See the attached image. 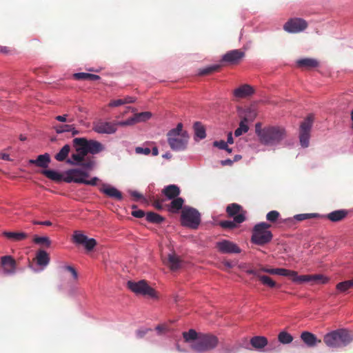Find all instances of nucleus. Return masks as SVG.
I'll return each mask as SVG.
<instances>
[{
  "instance_id": "680f3d73",
  "label": "nucleus",
  "mask_w": 353,
  "mask_h": 353,
  "mask_svg": "<svg viewBox=\"0 0 353 353\" xmlns=\"http://www.w3.org/2000/svg\"><path fill=\"white\" fill-rule=\"evenodd\" d=\"M261 270L263 272H266L270 274H277L278 275V268H262Z\"/></svg>"
},
{
  "instance_id": "e2e57ef3",
  "label": "nucleus",
  "mask_w": 353,
  "mask_h": 353,
  "mask_svg": "<svg viewBox=\"0 0 353 353\" xmlns=\"http://www.w3.org/2000/svg\"><path fill=\"white\" fill-rule=\"evenodd\" d=\"M121 105H123V101L122 99L113 100V101H110L109 103L110 107H117V106H119Z\"/></svg>"
},
{
  "instance_id": "393cba45",
  "label": "nucleus",
  "mask_w": 353,
  "mask_h": 353,
  "mask_svg": "<svg viewBox=\"0 0 353 353\" xmlns=\"http://www.w3.org/2000/svg\"><path fill=\"white\" fill-rule=\"evenodd\" d=\"M301 338L309 347H314L317 343H321V340L318 339L314 334L309 332H303L301 335Z\"/></svg>"
},
{
  "instance_id": "c03bdc74",
  "label": "nucleus",
  "mask_w": 353,
  "mask_h": 353,
  "mask_svg": "<svg viewBox=\"0 0 353 353\" xmlns=\"http://www.w3.org/2000/svg\"><path fill=\"white\" fill-rule=\"evenodd\" d=\"M33 241L37 244H43L46 245V247H50L51 244V241L47 236H34L33 239Z\"/></svg>"
},
{
  "instance_id": "7c9ffc66",
  "label": "nucleus",
  "mask_w": 353,
  "mask_h": 353,
  "mask_svg": "<svg viewBox=\"0 0 353 353\" xmlns=\"http://www.w3.org/2000/svg\"><path fill=\"white\" fill-rule=\"evenodd\" d=\"M170 204L169 205V210L172 212H178L182 208L184 203V200L181 197H176L172 199Z\"/></svg>"
},
{
  "instance_id": "0e129e2a",
  "label": "nucleus",
  "mask_w": 353,
  "mask_h": 353,
  "mask_svg": "<svg viewBox=\"0 0 353 353\" xmlns=\"http://www.w3.org/2000/svg\"><path fill=\"white\" fill-rule=\"evenodd\" d=\"M261 272H262V271L261 270V269H260V270H254V269H250V270H248L246 271V272H247L248 274H252V275H254V276H256L258 279H259V276L261 275Z\"/></svg>"
},
{
  "instance_id": "dca6fc26",
  "label": "nucleus",
  "mask_w": 353,
  "mask_h": 353,
  "mask_svg": "<svg viewBox=\"0 0 353 353\" xmlns=\"http://www.w3.org/2000/svg\"><path fill=\"white\" fill-rule=\"evenodd\" d=\"M162 261L172 271H176L182 266V260L174 252L169 254L167 257L162 256Z\"/></svg>"
},
{
  "instance_id": "20e7f679",
  "label": "nucleus",
  "mask_w": 353,
  "mask_h": 353,
  "mask_svg": "<svg viewBox=\"0 0 353 353\" xmlns=\"http://www.w3.org/2000/svg\"><path fill=\"white\" fill-rule=\"evenodd\" d=\"M271 225L261 222L254 225L252 231L251 241L258 245H264L269 243L273 235L270 230H269Z\"/></svg>"
},
{
  "instance_id": "79ce46f5",
  "label": "nucleus",
  "mask_w": 353,
  "mask_h": 353,
  "mask_svg": "<svg viewBox=\"0 0 353 353\" xmlns=\"http://www.w3.org/2000/svg\"><path fill=\"white\" fill-rule=\"evenodd\" d=\"M194 130L196 137L203 139L205 137V130L204 127L199 122L194 123Z\"/></svg>"
},
{
  "instance_id": "a18cd8bd",
  "label": "nucleus",
  "mask_w": 353,
  "mask_h": 353,
  "mask_svg": "<svg viewBox=\"0 0 353 353\" xmlns=\"http://www.w3.org/2000/svg\"><path fill=\"white\" fill-rule=\"evenodd\" d=\"M278 275L289 277L293 281V277L296 276V271L285 268H278Z\"/></svg>"
},
{
  "instance_id": "f8f14e48",
  "label": "nucleus",
  "mask_w": 353,
  "mask_h": 353,
  "mask_svg": "<svg viewBox=\"0 0 353 353\" xmlns=\"http://www.w3.org/2000/svg\"><path fill=\"white\" fill-rule=\"evenodd\" d=\"M88 176V173L81 169H70L65 172L63 181L66 183H83Z\"/></svg>"
},
{
  "instance_id": "f704fd0d",
  "label": "nucleus",
  "mask_w": 353,
  "mask_h": 353,
  "mask_svg": "<svg viewBox=\"0 0 353 353\" xmlns=\"http://www.w3.org/2000/svg\"><path fill=\"white\" fill-rule=\"evenodd\" d=\"M198 334L194 330L190 329L188 332H183V337L185 342L196 341L199 338Z\"/></svg>"
},
{
  "instance_id": "58836bf2",
  "label": "nucleus",
  "mask_w": 353,
  "mask_h": 353,
  "mask_svg": "<svg viewBox=\"0 0 353 353\" xmlns=\"http://www.w3.org/2000/svg\"><path fill=\"white\" fill-rule=\"evenodd\" d=\"M136 123L145 121L150 119L152 117V114L150 112H143L135 114L134 115Z\"/></svg>"
},
{
  "instance_id": "9d476101",
  "label": "nucleus",
  "mask_w": 353,
  "mask_h": 353,
  "mask_svg": "<svg viewBox=\"0 0 353 353\" xmlns=\"http://www.w3.org/2000/svg\"><path fill=\"white\" fill-rule=\"evenodd\" d=\"M314 117L312 114L308 115L301 123L299 128V141L302 147L309 146L310 132L312 127Z\"/></svg>"
},
{
  "instance_id": "37998d69",
  "label": "nucleus",
  "mask_w": 353,
  "mask_h": 353,
  "mask_svg": "<svg viewBox=\"0 0 353 353\" xmlns=\"http://www.w3.org/2000/svg\"><path fill=\"white\" fill-rule=\"evenodd\" d=\"M259 280L265 285L271 288L276 287V283L270 276L265 275H261Z\"/></svg>"
},
{
  "instance_id": "6e6d98bb",
  "label": "nucleus",
  "mask_w": 353,
  "mask_h": 353,
  "mask_svg": "<svg viewBox=\"0 0 353 353\" xmlns=\"http://www.w3.org/2000/svg\"><path fill=\"white\" fill-rule=\"evenodd\" d=\"M117 126L121 125V126H126V125H132L134 123H137L135 121L134 117H132L131 118H129L128 119L123 121H119L117 122Z\"/></svg>"
},
{
  "instance_id": "4c0bfd02",
  "label": "nucleus",
  "mask_w": 353,
  "mask_h": 353,
  "mask_svg": "<svg viewBox=\"0 0 353 353\" xmlns=\"http://www.w3.org/2000/svg\"><path fill=\"white\" fill-rule=\"evenodd\" d=\"M220 68H221L220 65H210L205 68L201 69L199 74L200 75H208V74H212L214 72L219 70Z\"/></svg>"
},
{
  "instance_id": "338daca9",
  "label": "nucleus",
  "mask_w": 353,
  "mask_h": 353,
  "mask_svg": "<svg viewBox=\"0 0 353 353\" xmlns=\"http://www.w3.org/2000/svg\"><path fill=\"white\" fill-rule=\"evenodd\" d=\"M99 179L97 177H93L90 180H87L85 179V182H84L83 184L96 185Z\"/></svg>"
},
{
  "instance_id": "1a4fd4ad",
  "label": "nucleus",
  "mask_w": 353,
  "mask_h": 353,
  "mask_svg": "<svg viewBox=\"0 0 353 353\" xmlns=\"http://www.w3.org/2000/svg\"><path fill=\"white\" fill-rule=\"evenodd\" d=\"M128 288L137 294H141L148 296L151 298L157 297L156 291L149 286L147 282L144 280L138 282L128 281L127 283Z\"/></svg>"
},
{
  "instance_id": "f03ea898",
  "label": "nucleus",
  "mask_w": 353,
  "mask_h": 353,
  "mask_svg": "<svg viewBox=\"0 0 353 353\" xmlns=\"http://www.w3.org/2000/svg\"><path fill=\"white\" fill-rule=\"evenodd\" d=\"M168 142L174 151H181L186 148L189 136L185 131H183L181 123L177 124L175 128L170 130L168 134Z\"/></svg>"
},
{
  "instance_id": "39448f33",
  "label": "nucleus",
  "mask_w": 353,
  "mask_h": 353,
  "mask_svg": "<svg viewBox=\"0 0 353 353\" xmlns=\"http://www.w3.org/2000/svg\"><path fill=\"white\" fill-rule=\"evenodd\" d=\"M218 344L219 339L215 335L199 333L197 341L193 342L191 348L198 352H204L214 350Z\"/></svg>"
},
{
  "instance_id": "6ab92c4d",
  "label": "nucleus",
  "mask_w": 353,
  "mask_h": 353,
  "mask_svg": "<svg viewBox=\"0 0 353 353\" xmlns=\"http://www.w3.org/2000/svg\"><path fill=\"white\" fill-rule=\"evenodd\" d=\"M254 93L253 87L248 84H243L233 91V94L236 98L243 99L250 97Z\"/></svg>"
},
{
  "instance_id": "c9c22d12",
  "label": "nucleus",
  "mask_w": 353,
  "mask_h": 353,
  "mask_svg": "<svg viewBox=\"0 0 353 353\" xmlns=\"http://www.w3.org/2000/svg\"><path fill=\"white\" fill-rule=\"evenodd\" d=\"M278 340L281 343L289 344L293 341V336L290 333L282 331L278 335Z\"/></svg>"
},
{
  "instance_id": "4be33fe9",
  "label": "nucleus",
  "mask_w": 353,
  "mask_h": 353,
  "mask_svg": "<svg viewBox=\"0 0 353 353\" xmlns=\"http://www.w3.org/2000/svg\"><path fill=\"white\" fill-rule=\"evenodd\" d=\"M50 162V157L48 153L40 154L36 159H30L28 163L30 164L35 165L39 168H46Z\"/></svg>"
},
{
  "instance_id": "473e14b6",
  "label": "nucleus",
  "mask_w": 353,
  "mask_h": 353,
  "mask_svg": "<svg viewBox=\"0 0 353 353\" xmlns=\"http://www.w3.org/2000/svg\"><path fill=\"white\" fill-rule=\"evenodd\" d=\"M88 239V236L79 230L74 231L72 235L73 243L78 245H83Z\"/></svg>"
},
{
  "instance_id": "423d86ee",
  "label": "nucleus",
  "mask_w": 353,
  "mask_h": 353,
  "mask_svg": "<svg viewBox=\"0 0 353 353\" xmlns=\"http://www.w3.org/2000/svg\"><path fill=\"white\" fill-rule=\"evenodd\" d=\"M74 145H80L81 146V150L83 153L85 152L96 154L99 153L103 150V145L94 140H87L85 138H75L73 139Z\"/></svg>"
},
{
  "instance_id": "6e6552de",
  "label": "nucleus",
  "mask_w": 353,
  "mask_h": 353,
  "mask_svg": "<svg viewBox=\"0 0 353 353\" xmlns=\"http://www.w3.org/2000/svg\"><path fill=\"white\" fill-rule=\"evenodd\" d=\"M181 220L184 225L196 229L201 222V215L194 208H184L181 213Z\"/></svg>"
},
{
  "instance_id": "7ed1b4c3",
  "label": "nucleus",
  "mask_w": 353,
  "mask_h": 353,
  "mask_svg": "<svg viewBox=\"0 0 353 353\" xmlns=\"http://www.w3.org/2000/svg\"><path fill=\"white\" fill-rule=\"evenodd\" d=\"M286 131L281 126H268L263 128L260 142L265 145H274L286 137Z\"/></svg>"
},
{
  "instance_id": "f3484780",
  "label": "nucleus",
  "mask_w": 353,
  "mask_h": 353,
  "mask_svg": "<svg viewBox=\"0 0 353 353\" xmlns=\"http://www.w3.org/2000/svg\"><path fill=\"white\" fill-rule=\"evenodd\" d=\"M93 130L100 134H114L117 127L116 123L101 121L94 124Z\"/></svg>"
},
{
  "instance_id": "052dcab7",
  "label": "nucleus",
  "mask_w": 353,
  "mask_h": 353,
  "mask_svg": "<svg viewBox=\"0 0 353 353\" xmlns=\"http://www.w3.org/2000/svg\"><path fill=\"white\" fill-rule=\"evenodd\" d=\"M233 348L230 344H225L221 349V353H232Z\"/></svg>"
},
{
  "instance_id": "a878e982",
  "label": "nucleus",
  "mask_w": 353,
  "mask_h": 353,
  "mask_svg": "<svg viewBox=\"0 0 353 353\" xmlns=\"http://www.w3.org/2000/svg\"><path fill=\"white\" fill-rule=\"evenodd\" d=\"M162 193L167 197V199H172L178 197L180 194V189L176 185H169L163 189Z\"/></svg>"
},
{
  "instance_id": "864d4df0",
  "label": "nucleus",
  "mask_w": 353,
  "mask_h": 353,
  "mask_svg": "<svg viewBox=\"0 0 353 353\" xmlns=\"http://www.w3.org/2000/svg\"><path fill=\"white\" fill-rule=\"evenodd\" d=\"M62 270L70 272L74 280L78 279V273L77 270L71 265H65L62 267Z\"/></svg>"
},
{
  "instance_id": "cd10ccee",
  "label": "nucleus",
  "mask_w": 353,
  "mask_h": 353,
  "mask_svg": "<svg viewBox=\"0 0 353 353\" xmlns=\"http://www.w3.org/2000/svg\"><path fill=\"white\" fill-rule=\"evenodd\" d=\"M250 344L255 349L260 350L268 345V339L265 336H254L250 339Z\"/></svg>"
},
{
  "instance_id": "de8ad7c7",
  "label": "nucleus",
  "mask_w": 353,
  "mask_h": 353,
  "mask_svg": "<svg viewBox=\"0 0 353 353\" xmlns=\"http://www.w3.org/2000/svg\"><path fill=\"white\" fill-rule=\"evenodd\" d=\"M54 130L57 134H61L65 132H70L73 130V125H59L54 127Z\"/></svg>"
},
{
  "instance_id": "69168bd1",
  "label": "nucleus",
  "mask_w": 353,
  "mask_h": 353,
  "mask_svg": "<svg viewBox=\"0 0 353 353\" xmlns=\"http://www.w3.org/2000/svg\"><path fill=\"white\" fill-rule=\"evenodd\" d=\"M263 131V128H261V123H256L255 125V132H256V134L259 137L260 141L261 139V134H262Z\"/></svg>"
},
{
  "instance_id": "a211bd4d",
  "label": "nucleus",
  "mask_w": 353,
  "mask_h": 353,
  "mask_svg": "<svg viewBox=\"0 0 353 353\" xmlns=\"http://www.w3.org/2000/svg\"><path fill=\"white\" fill-rule=\"evenodd\" d=\"M99 191L110 198L114 199L117 201H121L123 199L122 193L116 188L110 185L103 183L99 188Z\"/></svg>"
},
{
  "instance_id": "c756f323",
  "label": "nucleus",
  "mask_w": 353,
  "mask_h": 353,
  "mask_svg": "<svg viewBox=\"0 0 353 353\" xmlns=\"http://www.w3.org/2000/svg\"><path fill=\"white\" fill-rule=\"evenodd\" d=\"M41 174L47 178L56 182H59L62 180L63 181L62 174L52 170H43L41 171Z\"/></svg>"
},
{
  "instance_id": "f257e3e1",
  "label": "nucleus",
  "mask_w": 353,
  "mask_h": 353,
  "mask_svg": "<svg viewBox=\"0 0 353 353\" xmlns=\"http://www.w3.org/2000/svg\"><path fill=\"white\" fill-rule=\"evenodd\" d=\"M353 340V335L345 329H338L326 334L323 342L329 347L339 348L347 345Z\"/></svg>"
},
{
  "instance_id": "c85d7f7f",
  "label": "nucleus",
  "mask_w": 353,
  "mask_h": 353,
  "mask_svg": "<svg viewBox=\"0 0 353 353\" xmlns=\"http://www.w3.org/2000/svg\"><path fill=\"white\" fill-rule=\"evenodd\" d=\"M226 212L228 215L230 217H234L237 214L240 213H243L245 214V212L243 210L242 207L237 203H231L229 204L226 208Z\"/></svg>"
},
{
  "instance_id": "09e8293b",
  "label": "nucleus",
  "mask_w": 353,
  "mask_h": 353,
  "mask_svg": "<svg viewBox=\"0 0 353 353\" xmlns=\"http://www.w3.org/2000/svg\"><path fill=\"white\" fill-rule=\"evenodd\" d=\"M327 279L322 274H311V282L313 283H325Z\"/></svg>"
},
{
  "instance_id": "b1692460",
  "label": "nucleus",
  "mask_w": 353,
  "mask_h": 353,
  "mask_svg": "<svg viewBox=\"0 0 353 353\" xmlns=\"http://www.w3.org/2000/svg\"><path fill=\"white\" fill-rule=\"evenodd\" d=\"M50 260V256L45 250H39L37 252L35 261L38 265L42 267V269L49 264Z\"/></svg>"
},
{
  "instance_id": "bf43d9fd",
  "label": "nucleus",
  "mask_w": 353,
  "mask_h": 353,
  "mask_svg": "<svg viewBox=\"0 0 353 353\" xmlns=\"http://www.w3.org/2000/svg\"><path fill=\"white\" fill-rule=\"evenodd\" d=\"M88 73L79 72L74 74V78L77 80H87Z\"/></svg>"
},
{
  "instance_id": "49530a36",
  "label": "nucleus",
  "mask_w": 353,
  "mask_h": 353,
  "mask_svg": "<svg viewBox=\"0 0 353 353\" xmlns=\"http://www.w3.org/2000/svg\"><path fill=\"white\" fill-rule=\"evenodd\" d=\"M293 282L295 283H303V282H311V274H305V275H298L297 272H296V276L293 277Z\"/></svg>"
},
{
  "instance_id": "4468645a",
  "label": "nucleus",
  "mask_w": 353,
  "mask_h": 353,
  "mask_svg": "<svg viewBox=\"0 0 353 353\" xmlns=\"http://www.w3.org/2000/svg\"><path fill=\"white\" fill-rule=\"evenodd\" d=\"M216 247L218 250L223 254H238L241 251L236 243L228 240H223L217 242Z\"/></svg>"
},
{
  "instance_id": "2eb2a0df",
  "label": "nucleus",
  "mask_w": 353,
  "mask_h": 353,
  "mask_svg": "<svg viewBox=\"0 0 353 353\" xmlns=\"http://www.w3.org/2000/svg\"><path fill=\"white\" fill-rule=\"evenodd\" d=\"M1 265L5 274L11 275L16 272L17 262L12 256L6 255L1 256Z\"/></svg>"
},
{
  "instance_id": "603ef678",
  "label": "nucleus",
  "mask_w": 353,
  "mask_h": 353,
  "mask_svg": "<svg viewBox=\"0 0 353 353\" xmlns=\"http://www.w3.org/2000/svg\"><path fill=\"white\" fill-rule=\"evenodd\" d=\"M131 214L136 218H143L146 215L143 210L138 209L136 205L132 206Z\"/></svg>"
},
{
  "instance_id": "a19ab883",
  "label": "nucleus",
  "mask_w": 353,
  "mask_h": 353,
  "mask_svg": "<svg viewBox=\"0 0 353 353\" xmlns=\"http://www.w3.org/2000/svg\"><path fill=\"white\" fill-rule=\"evenodd\" d=\"M319 217H320V215L317 213L299 214L294 216V219L298 221H302L303 220Z\"/></svg>"
},
{
  "instance_id": "4d7b16f0",
  "label": "nucleus",
  "mask_w": 353,
  "mask_h": 353,
  "mask_svg": "<svg viewBox=\"0 0 353 353\" xmlns=\"http://www.w3.org/2000/svg\"><path fill=\"white\" fill-rule=\"evenodd\" d=\"M135 152L137 154H145V155H148L150 154L151 152V150L150 148H141V147H137L135 148Z\"/></svg>"
},
{
  "instance_id": "ddd939ff",
  "label": "nucleus",
  "mask_w": 353,
  "mask_h": 353,
  "mask_svg": "<svg viewBox=\"0 0 353 353\" xmlns=\"http://www.w3.org/2000/svg\"><path fill=\"white\" fill-rule=\"evenodd\" d=\"M245 57V52L241 50H232L226 52L221 61L225 65H236Z\"/></svg>"
},
{
  "instance_id": "aec40b11",
  "label": "nucleus",
  "mask_w": 353,
  "mask_h": 353,
  "mask_svg": "<svg viewBox=\"0 0 353 353\" xmlns=\"http://www.w3.org/2000/svg\"><path fill=\"white\" fill-rule=\"evenodd\" d=\"M245 216L243 213H240L234 217L233 221H222L219 223L221 228L225 229H233L237 226V224H240L245 221Z\"/></svg>"
},
{
  "instance_id": "9b49d317",
  "label": "nucleus",
  "mask_w": 353,
  "mask_h": 353,
  "mask_svg": "<svg viewBox=\"0 0 353 353\" xmlns=\"http://www.w3.org/2000/svg\"><path fill=\"white\" fill-rule=\"evenodd\" d=\"M308 27L307 22L299 17L289 19L283 25V30L288 33H299L304 31Z\"/></svg>"
},
{
  "instance_id": "2f4dec72",
  "label": "nucleus",
  "mask_w": 353,
  "mask_h": 353,
  "mask_svg": "<svg viewBox=\"0 0 353 353\" xmlns=\"http://www.w3.org/2000/svg\"><path fill=\"white\" fill-rule=\"evenodd\" d=\"M70 151V146L68 144L65 145L60 151L54 156V159L58 161H63L67 160V157Z\"/></svg>"
},
{
  "instance_id": "e433bc0d",
  "label": "nucleus",
  "mask_w": 353,
  "mask_h": 353,
  "mask_svg": "<svg viewBox=\"0 0 353 353\" xmlns=\"http://www.w3.org/2000/svg\"><path fill=\"white\" fill-rule=\"evenodd\" d=\"M248 122V119L246 118H244L239 123V127L236 129V130L234 131V135L236 137H239L241 136L242 134L243 133H246L248 130H249V127L248 125L246 124V123Z\"/></svg>"
},
{
  "instance_id": "5701e85b",
  "label": "nucleus",
  "mask_w": 353,
  "mask_h": 353,
  "mask_svg": "<svg viewBox=\"0 0 353 353\" xmlns=\"http://www.w3.org/2000/svg\"><path fill=\"white\" fill-rule=\"evenodd\" d=\"M347 214L348 212L346 210H338L325 215L324 217L332 222H339L343 220Z\"/></svg>"
},
{
  "instance_id": "ea45409f",
  "label": "nucleus",
  "mask_w": 353,
  "mask_h": 353,
  "mask_svg": "<svg viewBox=\"0 0 353 353\" xmlns=\"http://www.w3.org/2000/svg\"><path fill=\"white\" fill-rule=\"evenodd\" d=\"M336 288L340 292H345L347 290L352 288V283L350 280L340 282L336 285Z\"/></svg>"
},
{
  "instance_id": "412c9836",
  "label": "nucleus",
  "mask_w": 353,
  "mask_h": 353,
  "mask_svg": "<svg viewBox=\"0 0 353 353\" xmlns=\"http://www.w3.org/2000/svg\"><path fill=\"white\" fill-rule=\"evenodd\" d=\"M296 65L301 68L310 70L319 67V63L315 59L304 58L297 60Z\"/></svg>"
},
{
  "instance_id": "8fccbe9b",
  "label": "nucleus",
  "mask_w": 353,
  "mask_h": 353,
  "mask_svg": "<svg viewBox=\"0 0 353 353\" xmlns=\"http://www.w3.org/2000/svg\"><path fill=\"white\" fill-rule=\"evenodd\" d=\"M279 216L280 213L278 211L272 210L267 214L266 219L268 221L271 223H274L278 220Z\"/></svg>"
},
{
  "instance_id": "0eeeda50",
  "label": "nucleus",
  "mask_w": 353,
  "mask_h": 353,
  "mask_svg": "<svg viewBox=\"0 0 353 353\" xmlns=\"http://www.w3.org/2000/svg\"><path fill=\"white\" fill-rule=\"evenodd\" d=\"M76 149V153H73L70 159L66 160V163L72 165H79L85 169H91L94 162L90 159H85L87 155L85 152L83 153L81 150L80 145H74Z\"/></svg>"
},
{
  "instance_id": "774afa93",
  "label": "nucleus",
  "mask_w": 353,
  "mask_h": 353,
  "mask_svg": "<svg viewBox=\"0 0 353 353\" xmlns=\"http://www.w3.org/2000/svg\"><path fill=\"white\" fill-rule=\"evenodd\" d=\"M122 100L123 101V104L132 103L135 102L136 98L133 97L127 96L125 98L122 99Z\"/></svg>"
},
{
  "instance_id": "3c124183",
  "label": "nucleus",
  "mask_w": 353,
  "mask_h": 353,
  "mask_svg": "<svg viewBox=\"0 0 353 353\" xmlns=\"http://www.w3.org/2000/svg\"><path fill=\"white\" fill-rule=\"evenodd\" d=\"M97 243L94 239H88L83 245L87 251H92L94 248L97 245Z\"/></svg>"
},
{
  "instance_id": "72a5a7b5",
  "label": "nucleus",
  "mask_w": 353,
  "mask_h": 353,
  "mask_svg": "<svg viewBox=\"0 0 353 353\" xmlns=\"http://www.w3.org/2000/svg\"><path fill=\"white\" fill-rule=\"evenodd\" d=\"M146 220L152 223H161L164 221V218L153 212H149L145 215Z\"/></svg>"
},
{
  "instance_id": "5fc2aeb1",
  "label": "nucleus",
  "mask_w": 353,
  "mask_h": 353,
  "mask_svg": "<svg viewBox=\"0 0 353 353\" xmlns=\"http://www.w3.org/2000/svg\"><path fill=\"white\" fill-rule=\"evenodd\" d=\"M55 119L60 122H73L74 121L73 117H70L68 114L59 115L55 117Z\"/></svg>"
},
{
  "instance_id": "13d9d810",
  "label": "nucleus",
  "mask_w": 353,
  "mask_h": 353,
  "mask_svg": "<svg viewBox=\"0 0 353 353\" xmlns=\"http://www.w3.org/2000/svg\"><path fill=\"white\" fill-rule=\"evenodd\" d=\"M213 145L214 147H216L221 150H224V148H227V143L223 141V140H221V141H216L213 143Z\"/></svg>"
},
{
  "instance_id": "bb28decb",
  "label": "nucleus",
  "mask_w": 353,
  "mask_h": 353,
  "mask_svg": "<svg viewBox=\"0 0 353 353\" xmlns=\"http://www.w3.org/2000/svg\"><path fill=\"white\" fill-rule=\"evenodd\" d=\"M3 235L14 241H21L28 237V234L23 232H4Z\"/></svg>"
}]
</instances>
